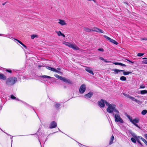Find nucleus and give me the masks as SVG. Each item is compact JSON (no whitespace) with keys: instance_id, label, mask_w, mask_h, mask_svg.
<instances>
[{"instance_id":"nucleus-1","label":"nucleus","mask_w":147,"mask_h":147,"mask_svg":"<svg viewBox=\"0 0 147 147\" xmlns=\"http://www.w3.org/2000/svg\"><path fill=\"white\" fill-rule=\"evenodd\" d=\"M106 105L107 106V111L108 113H119V111L116 108V106L115 104H110L108 102H106Z\"/></svg>"},{"instance_id":"nucleus-2","label":"nucleus","mask_w":147,"mask_h":147,"mask_svg":"<svg viewBox=\"0 0 147 147\" xmlns=\"http://www.w3.org/2000/svg\"><path fill=\"white\" fill-rule=\"evenodd\" d=\"M17 81V79L15 77H10L6 80V84L8 86H11L13 85Z\"/></svg>"},{"instance_id":"nucleus-3","label":"nucleus","mask_w":147,"mask_h":147,"mask_svg":"<svg viewBox=\"0 0 147 147\" xmlns=\"http://www.w3.org/2000/svg\"><path fill=\"white\" fill-rule=\"evenodd\" d=\"M116 114L113 113V115H114L115 120L116 122H119L120 123H123V121L119 113H116Z\"/></svg>"},{"instance_id":"nucleus-4","label":"nucleus","mask_w":147,"mask_h":147,"mask_svg":"<svg viewBox=\"0 0 147 147\" xmlns=\"http://www.w3.org/2000/svg\"><path fill=\"white\" fill-rule=\"evenodd\" d=\"M63 44L70 48H72L74 50L79 49L78 47L75 44L71 43L65 41H64L63 42Z\"/></svg>"},{"instance_id":"nucleus-5","label":"nucleus","mask_w":147,"mask_h":147,"mask_svg":"<svg viewBox=\"0 0 147 147\" xmlns=\"http://www.w3.org/2000/svg\"><path fill=\"white\" fill-rule=\"evenodd\" d=\"M106 102H107L104 100L101 99L98 102V105L100 107H105V104H106Z\"/></svg>"},{"instance_id":"nucleus-6","label":"nucleus","mask_w":147,"mask_h":147,"mask_svg":"<svg viewBox=\"0 0 147 147\" xmlns=\"http://www.w3.org/2000/svg\"><path fill=\"white\" fill-rule=\"evenodd\" d=\"M86 89V86L85 84L82 85L80 87L79 92L81 94H83L85 91Z\"/></svg>"},{"instance_id":"nucleus-7","label":"nucleus","mask_w":147,"mask_h":147,"mask_svg":"<svg viewBox=\"0 0 147 147\" xmlns=\"http://www.w3.org/2000/svg\"><path fill=\"white\" fill-rule=\"evenodd\" d=\"M85 67V69L86 71L87 72L89 73L90 74H92V75H94V74L93 72V71L92 70V69L91 67L86 66Z\"/></svg>"},{"instance_id":"nucleus-8","label":"nucleus","mask_w":147,"mask_h":147,"mask_svg":"<svg viewBox=\"0 0 147 147\" xmlns=\"http://www.w3.org/2000/svg\"><path fill=\"white\" fill-rule=\"evenodd\" d=\"M57 126V123L54 121H53L51 123L49 127L50 128H55Z\"/></svg>"},{"instance_id":"nucleus-9","label":"nucleus","mask_w":147,"mask_h":147,"mask_svg":"<svg viewBox=\"0 0 147 147\" xmlns=\"http://www.w3.org/2000/svg\"><path fill=\"white\" fill-rule=\"evenodd\" d=\"M46 68L48 69L49 70H51L52 71L57 73H59V71H58L56 70V69H55L54 68L51 67H50L49 66H46Z\"/></svg>"},{"instance_id":"nucleus-10","label":"nucleus","mask_w":147,"mask_h":147,"mask_svg":"<svg viewBox=\"0 0 147 147\" xmlns=\"http://www.w3.org/2000/svg\"><path fill=\"white\" fill-rule=\"evenodd\" d=\"M93 93L92 92H89L88 94L85 95L84 97L86 98H90L93 95Z\"/></svg>"},{"instance_id":"nucleus-11","label":"nucleus","mask_w":147,"mask_h":147,"mask_svg":"<svg viewBox=\"0 0 147 147\" xmlns=\"http://www.w3.org/2000/svg\"><path fill=\"white\" fill-rule=\"evenodd\" d=\"M59 22H58V23L62 26L67 25V23L65 22L64 20L59 19Z\"/></svg>"},{"instance_id":"nucleus-12","label":"nucleus","mask_w":147,"mask_h":147,"mask_svg":"<svg viewBox=\"0 0 147 147\" xmlns=\"http://www.w3.org/2000/svg\"><path fill=\"white\" fill-rule=\"evenodd\" d=\"M129 98L133 101L136 102L137 103H139L140 102V101L139 100H137L136 99L131 96H129Z\"/></svg>"},{"instance_id":"nucleus-13","label":"nucleus","mask_w":147,"mask_h":147,"mask_svg":"<svg viewBox=\"0 0 147 147\" xmlns=\"http://www.w3.org/2000/svg\"><path fill=\"white\" fill-rule=\"evenodd\" d=\"M112 71H114L115 72L114 74H118L119 73L121 72L122 71H123V70H121L118 69H112Z\"/></svg>"},{"instance_id":"nucleus-14","label":"nucleus","mask_w":147,"mask_h":147,"mask_svg":"<svg viewBox=\"0 0 147 147\" xmlns=\"http://www.w3.org/2000/svg\"><path fill=\"white\" fill-rule=\"evenodd\" d=\"M6 78V76L3 74L0 73V79L3 80H5Z\"/></svg>"},{"instance_id":"nucleus-15","label":"nucleus","mask_w":147,"mask_h":147,"mask_svg":"<svg viewBox=\"0 0 147 147\" xmlns=\"http://www.w3.org/2000/svg\"><path fill=\"white\" fill-rule=\"evenodd\" d=\"M134 137L136 139V140L141 145V144L140 143V137H141V136H138L137 137L136 136H134Z\"/></svg>"},{"instance_id":"nucleus-16","label":"nucleus","mask_w":147,"mask_h":147,"mask_svg":"<svg viewBox=\"0 0 147 147\" xmlns=\"http://www.w3.org/2000/svg\"><path fill=\"white\" fill-rule=\"evenodd\" d=\"M56 33L57 34L58 36H62L64 37H65V35L62 33L60 31H56Z\"/></svg>"},{"instance_id":"nucleus-17","label":"nucleus","mask_w":147,"mask_h":147,"mask_svg":"<svg viewBox=\"0 0 147 147\" xmlns=\"http://www.w3.org/2000/svg\"><path fill=\"white\" fill-rule=\"evenodd\" d=\"M61 80H62L65 82L69 83L70 82V81L67 80L65 78L62 77L61 79Z\"/></svg>"},{"instance_id":"nucleus-18","label":"nucleus","mask_w":147,"mask_h":147,"mask_svg":"<svg viewBox=\"0 0 147 147\" xmlns=\"http://www.w3.org/2000/svg\"><path fill=\"white\" fill-rule=\"evenodd\" d=\"M114 137L113 135H112L111 138V139L110 140L109 144H111L113 143V141L114 140Z\"/></svg>"},{"instance_id":"nucleus-19","label":"nucleus","mask_w":147,"mask_h":147,"mask_svg":"<svg viewBox=\"0 0 147 147\" xmlns=\"http://www.w3.org/2000/svg\"><path fill=\"white\" fill-rule=\"evenodd\" d=\"M139 120L138 118H135L133 120V121L132 123L133 124L136 123H138L139 122Z\"/></svg>"},{"instance_id":"nucleus-20","label":"nucleus","mask_w":147,"mask_h":147,"mask_svg":"<svg viewBox=\"0 0 147 147\" xmlns=\"http://www.w3.org/2000/svg\"><path fill=\"white\" fill-rule=\"evenodd\" d=\"M121 72H123V74L124 75H128L129 74L131 73V71H125L124 70H123V71H122Z\"/></svg>"},{"instance_id":"nucleus-21","label":"nucleus","mask_w":147,"mask_h":147,"mask_svg":"<svg viewBox=\"0 0 147 147\" xmlns=\"http://www.w3.org/2000/svg\"><path fill=\"white\" fill-rule=\"evenodd\" d=\"M41 77L47 78L49 79H51V78H52L50 76L46 75H42L41 76Z\"/></svg>"},{"instance_id":"nucleus-22","label":"nucleus","mask_w":147,"mask_h":147,"mask_svg":"<svg viewBox=\"0 0 147 147\" xmlns=\"http://www.w3.org/2000/svg\"><path fill=\"white\" fill-rule=\"evenodd\" d=\"M84 30L88 32H90L91 31V29H90L88 28H83Z\"/></svg>"},{"instance_id":"nucleus-23","label":"nucleus","mask_w":147,"mask_h":147,"mask_svg":"<svg viewBox=\"0 0 147 147\" xmlns=\"http://www.w3.org/2000/svg\"><path fill=\"white\" fill-rule=\"evenodd\" d=\"M110 41L112 43H113L116 45H117L118 43L115 40L112 39H111L110 40Z\"/></svg>"},{"instance_id":"nucleus-24","label":"nucleus","mask_w":147,"mask_h":147,"mask_svg":"<svg viewBox=\"0 0 147 147\" xmlns=\"http://www.w3.org/2000/svg\"><path fill=\"white\" fill-rule=\"evenodd\" d=\"M143 59H146V60H143L142 61V63L143 64H147V58H144Z\"/></svg>"},{"instance_id":"nucleus-25","label":"nucleus","mask_w":147,"mask_h":147,"mask_svg":"<svg viewBox=\"0 0 147 147\" xmlns=\"http://www.w3.org/2000/svg\"><path fill=\"white\" fill-rule=\"evenodd\" d=\"M140 93L142 94H144L147 93V90H144L140 91Z\"/></svg>"},{"instance_id":"nucleus-26","label":"nucleus","mask_w":147,"mask_h":147,"mask_svg":"<svg viewBox=\"0 0 147 147\" xmlns=\"http://www.w3.org/2000/svg\"><path fill=\"white\" fill-rule=\"evenodd\" d=\"M15 40H16L17 41H18L20 44L21 45H22L24 48H25L26 49V47L24 44H23L22 42H21L20 41V40H17V39H15Z\"/></svg>"},{"instance_id":"nucleus-27","label":"nucleus","mask_w":147,"mask_h":147,"mask_svg":"<svg viewBox=\"0 0 147 147\" xmlns=\"http://www.w3.org/2000/svg\"><path fill=\"white\" fill-rule=\"evenodd\" d=\"M120 80L121 81H125L126 78L125 76H122L120 78Z\"/></svg>"},{"instance_id":"nucleus-28","label":"nucleus","mask_w":147,"mask_h":147,"mask_svg":"<svg viewBox=\"0 0 147 147\" xmlns=\"http://www.w3.org/2000/svg\"><path fill=\"white\" fill-rule=\"evenodd\" d=\"M55 76L57 78H58L60 80H61V79L62 78V77L59 75L58 74H56L55 75Z\"/></svg>"},{"instance_id":"nucleus-29","label":"nucleus","mask_w":147,"mask_h":147,"mask_svg":"<svg viewBox=\"0 0 147 147\" xmlns=\"http://www.w3.org/2000/svg\"><path fill=\"white\" fill-rule=\"evenodd\" d=\"M147 113V110H143L141 113L143 115H145Z\"/></svg>"},{"instance_id":"nucleus-30","label":"nucleus","mask_w":147,"mask_h":147,"mask_svg":"<svg viewBox=\"0 0 147 147\" xmlns=\"http://www.w3.org/2000/svg\"><path fill=\"white\" fill-rule=\"evenodd\" d=\"M37 37V35L36 34H33L31 36V38L32 39H34V38Z\"/></svg>"},{"instance_id":"nucleus-31","label":"nucleus","mask_w":147,"mask_h":147,"mask_svg":"<svg viewBox=\"0 0 147 147\" xmlns=\"http://www.w3.org/2000/svg\"><path fill=\"white\" fill-rule=\"evenodd\" d=\"M96 32H100L101 33H103L104 32L102 30L98 28L97 30V31H96Z\"/></svg>"},{"instance_id":"nucleus-32","label":"nucleus","mask_w":147,"mask_h":147,"mask_svg":"<svg viewBox=\"0 0 147 147\" xmlns=\"http://www.w3.org/2000/svg\"><path fill=\"white\" fill-rule=\"evenodd\" d=\"M131 141L134 143H135L136 142V139L135 138H131Z\"/></svg>"},{"instance_id":"nucleus-33","label":"nucleus","mask_w":147,"mask_h":147,"mask_svg":"<svg viewBox=\"0 0 147 147\" xmlns=\"http://www.w3.org/2000/svg\"><path fill=\"white\" fill-rule=\"evenodd\" d=\"M98 28L96 27H94L92 28V29H91V31H97V30Z\"/></svg>"},{"instance_id":"nucleus-34","label":"nucleus","mask_w":147,"mask_h":147,"mask_svg":"<svg viewBox=\"0 0 147 147\" xmlns=\"http://www.w3.org/2000/svg\"><path fill=\"white\" fill-rule=\"evenodd\" d=\"M140 139L142 140L145 143L147 141L145 139L143 138L142 137H140Z\"/></svg>"},{"instance_id":"nucleus-35","label":"nucleus","mask_w":147,"mask_h":147,"mask_svg":"<svg viewBox=\"0 0 147 147\" xmlns=\"http://www.w3.org/2000/svg\"><path fill=\"white\" fill-rule=\"evenodd\" d=\"M145 88V86L144 84H142L140 85V88L142 89L144 88Z\"/></svg>"},{"instance_id":"nucleus-36","label":"nucleus","mask_w":147,"mask_h":147,"mask_svg":"<svg viewBox=\"0 0 147 147\" xmlns=\"http://www.w3.org/2000/svg\"><path fill=\"white\" fill-rule=\"evenodd\" d=\"M55 106L56 108H58L59 107L60 104L59 103H56Z\"/></svg>"},{"instance_id":"nucleus-37","label":"nucleus","mask_w":147,"mask_h":147,"mask_svg":"<svg viewBox=\"0 0 147 147\" xmlns=\"http://www.w3.org/2000/svg\"><path fill=\"white\" fill-rule=\"evenodd\" d=\"M104 36V37L106 38L107 39L109 40V41L110 40H111V38H109V37L107 36H106V35H105Z\"/></svg>"},{"instance_id":"nucleus-38","label":"nucleus","mask_w":147,"mask_h":147,"mask_svg":"<svg viewBox=\"0 0 147 147\" xmlns=\"http://www.w3.org/2000/svg\"><path fill=\"white\" fill-rule=\"evenodd\" d=\"M128 118L129 119V121L131 122L132 123L133 121V120L132 119V117H130V116H128Z\"/></svg>"},{"instance_id":"nucleus-39","label":"nucleus","mask_w":147,"mask_h":147,"mask_svg":"<svg viewBox=\"0 0 147 147\" xmlns=\"http://www.w3.org/2000/svg\"><path fill=\"white\" fill-rule=\"evenodd\" d=\"M144 55V53H139L137 55L138 56L140 57L142 55Z\"/></svg>"},{"instance_id":"nucleus-40","label":"nucleus","mask_w":147,"mask_h":147,"mask_svg":"<svg viewBox=\"0 0 147 147\" xmlns=\"http://www.w3.org/2000/svg\"><path fill=\"white\" fill-rule=\"evenodd\" d=\"M98 50L99 51H102V52H103L104 51V50L102 48H100V49H98Z\"/></svg>"},{"instance_id":"nucleus-41","label":"nucleus","mask_w":147,"mask_h":147,"mask_svg":"<svg viewBox=\"0 0 147 147\" xmlns=\"http://www.w3.org/2000/svg\"><path fill=\"white\" fill-rule=\"evenodd\" d=\"M119 65H121L122 66H126V65L124 64H123V63H119Z\"/></svg>"},{"instance_id":"nucleus-42","label":"nucleus","mask_w":147,"mask_h":147,"mask_svg":"<svg viewBox=\"0 0 147 147\" xmlns=\"http://www.w3.org/2000/svg\"><path fill=\"white\" fill-rule=\"evenodd\" d=\"M11 98L12 99H14L16 98L13 95H11Z\"/></svg>"},{"instance_id":"nucleus-43","label":"nucleus","mask_w":147,"mask_h":147,"mask_svg":"<svg viewBox=\"0 0 147 147\" xmlns=\"http://www.w3.org/2000/svg\"><path fill=\"white\" fill-rule=\"evenodd\" d=\"M104 61L106 63H109L111 62V61H107L105 59V60H104Z\"/></svg>"},{"instance_id":"nucleus-44","label":"nucleus","mask_w":147,"mask_h":147,"mask_svg":"<svg viewBox=\"0 0 147 147\" xmlns=\"http://www.w3.org/2000/svg\"><path fill=\"white\" fill-rule=\"evenodd\" d=\"M113 63L115 65H119L120 63L115 62V63Z\"/></svg>"},{"instance_id":"nucleus-45","label":"nucleus","mask_w":147,"mask_h":147,"mask_svg":"<svg viewBox=\"0 0 147 147\" xmlns=\"http://www.w3.org/2000/svg\"><path fill=\"white\" fill-rule=\"evenodd\" d=\"M124 95H125V96H126V97H127L128 98H129V96H130L129 95H127V94H124Z\"/></svg>"},{"instance_id":"nucleus-46","label":"nucleus","mask_w":147,"mask_h":147,"mask_svg":"<svg viewBox=\"0 0 147 147\" xmlns=\"http://www.w3.org/2000/svg\"><path fill=\"white\" fill-rule=\"evenodd\" d=\"M135 126L138 127V128H140V127L136 123L134 124Z\"/></svg>"},{"instance_id":"nucleus-47","label":"nucleus","mask_w":147,"mask_h":147,"mask_svg":"<svg viewBox=\"0 0 147 147\" xmlns=\"http://www.w3.org/2000/svg\"><path fill=\"white\" fill-rule=\"evenodd\" d=\"M99 59L103 61H104V60H105V59H104L102 57H100L99 58Z\"/></svg>"},{"instance_id":"nucleus-48","label":"nucleus","mask_w":147,"mask_h":147,"mask_svg":"<svg viewBox=\"0 0 147 147\" xmlns=\"http://www.w3.org/2000/svg\"><path fill=\"white\" fill-rule=\"evenodd\" d=\"M144 137L146 138V139L147 140V134H145L144 135Z\"/></svg>"},{"instance_id":"nucleus-49","label":"nucleus","mask_w":147,"mask_h":147,"mask_svg":"<svg viewBox=\"0 0 147 147\" xmlns=\"http://www.w3.org/2000/svg\"><path fill=\"white\" fill-rule=\"evenodd\" d=\"M57 70H58L59 71V72L58 73H60V71H59L60 70V69L59 68H57V69H56Z\"/></svg>"},{"instance_id":"nucleus-50","label":"nucleus","mask_w":147,"mask_h":147,"mask_svg":"<svg viewBox=\"0 0 147 147\" xmlns=\"http://www.w3.org/2000/svg\"><path fill=\"white\" fill-rule=\"evenodd\" d=\"M142 40H147V38H144L142 39Z\"/></svg>"},{"instance_id":"nucleus-51","label":"nucleus","mask_w":147,"mask_h":147,"mask_svg":"<svg viewBox=\"0 0 147 147\" xmlns=\"http://www.w3.org/2000/svg\"><path fill=\"white\" fill-rule=\"evenodd\" d=\"M7 71L8 72H9V73H11V70H7Z\"/></svg>"},{"instance_id":"nucleus-52","label":"nucleus","mask_w":147,"mask_h":147,"mask_svg":"<svg viewBox=\"0 0 147 147\" xmlns=\"http://www.w3.org/2000/svg\"><path fill=\"white\" fill-rule=\"evenodd\" d=\"M127 60L129 62H130V63H132V61H130L129 60V59H127Z\"/></svg>"},{"instance_id":"nucleus-53","label":"nucleus","mask_w":147,"mask_h":147,"mask_svg":"<svg viewBox=\"0 0 147 147\" xmlns=\"http://www.w3.org/2000/svg\"><path fill=\"white\" fill-rule=\"evenodd\" d=\"M87 0L88 1H93L94 2H95L94 0Z\"/></svg>"},{"instance_id":"nucleus-54","label":"nucleus","mask_w":147,"mask_h":147,"mask_svg":"<svg viewBox=\"0 0 147 147\" xmlns=\"http://www.w3.org/2000/svg\"><path fill=\"white\" fill-rule=\"evenodd\" d=\"M6 2L3 3H2V5H4L6 4Z\"/></svg>"},{"instance_id":"nucleus-55","label":"nucleus","mask_w":147,"mask_h":147,"mask_svg":"<svg viewBox=\"0 0 147 147\" xmlns=\"http://www.w3.org/2000/svg\"><path fill=\"white\" fill-rule=\"evenodd\" d=\"M0 36H4L3 34H0Z\"/></svg>"},{"instance_id":"nucleus-56","label":"nucleus","mask_w":147,"mask_h":147,"mask_svg":"<svg viewBox=\"0 0 147 147\" xmlns=\"http://www.w3.org/2000/svg\"><path fill=\"white\" fill-rule=\"evenodd\" d=\"M145 144L147 145V141L145 143Z\"/></svg>"},{"instance_id":"nucleus-57","label":"nucleus","mask_w":147,"mask_h":147,"mask_svg":"<svg viewBox=\"0 0 147 147\" xmlns=\"http://www.w3.org/2000/svg\"><path fill=\"white\" fill-rule=\"evenodd\" d=\"M145 144L147 145V141L145 143Z\"/></svg>"},{"instance_id":"nucleus-58","label":"nucleus","mask_w":147,"mask_h":147,"mask_svg":"<svg viewBox=\"0 0 147 147\" xmlns=\"http://www.w3.org/2000/svg\"><path fill=\"white\" fill-rule=\"evenodd\" d=\"M132 63V64H133V63H134V62H132V63Z\"/></svg>"},{"instance_id":"nucleus-59","label":"nucleus","mask_w":147,"mask_h":147,"mask_svg":"<svg viewBox=\"0 0 147 147\" xmlns=\"http://www.w3.org/2000/svg\"><path fill=\"white\" fill-rule=\"evenodd\" d=\"M137 97L139 98V97H140V96H137Z\"/></svg>"},{"instance_id":"nucleus-60","label":"nucleus","mask_w":147,"mask_h":147,"mask_svg":"<svg viewBox=\"0 0 147 147\" xmlns=\"http://www.w3.org/2000/svg\"><path fill=\"white\" fill-rule=\"evenodd\" d=\"M12 142V141H11V142ZM12 144V142H11V144Z\"/></svg>"}]
</instances>
